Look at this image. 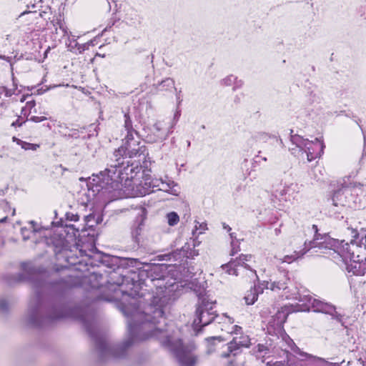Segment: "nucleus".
<instances>
[{"mask_svg":"<svg viewBox=\"0 0 366 366\" xmlns=\"http://www.w3.org/2000/svg\"><path fill=\"white\" fill-rule=\"evenodd\" d=\"M124 282V280L123 278L121 282L107 281V286L106 287L112 293L104 297V299L107 301H119L122 300L126 296H130V294L123 289Z\"/></svg>","mask_w":366,"mask_h":366,"instance_id":"obj_15","label":"nucleus"},{"mask_svg":"<svg viewBox=\"0 0 366 366\" xmlns=\"http://www.w3.org/2000/svg\"><path fill=\"white\" fill-rule=\"evenodd\" d=\"M29 224V227H24L21 229V233L24 240L30 239L32 235H34L38 232L35 222L31 221Z\"/></svg>","mask_w":366,"mask_h":366,"instance_id":"obj_27","label":"nucleus"},{"mask_svg":"<svg viewBox=\"0 0 366 366\" xmlns=\"http://www.w3.org/2000/svg\"><path fill=\"white\" fill-rule=\"evenodd\" d=\"M270 366H285V365L282 362H275L274 364H273L272 365H270Z\"/></svg>","mask_w":366,"mask_h":366,"instance_id":"obj_64","label":"nucleus"},{"mask_svg":"<svg viewBox=\"0 0 366 366\" xmlns=\"http://www.w3.org/2000/svg\"><path fill=\"white\" fill-rule=\"evenodd\" d=\"M0 309L4 310V311L7 310L8 305H7V302L5 300H1L0 302Z\"/></svg>","mask_w":366,"mask_h":366,"instance_id":"obj_50","label":"nucleus"},{"mask_svg":"<svg viewBox=\"0 0 366 366\" xmlns=\"http://www.w3.org/2000/svg\"><path fill=\"white\" fill-rule=\"evenodd\" d=\"M13 140H14V142H16L17 143V144L20 145L21 147H22V144H21V142H23L22 140H21L16 137H13Z\"/></svg>","mask_w":366,"mask_h":366,"instance_id":"obj_61","label":"nucleus"},{"mask_svg":"<svg viewBox=\"0 0 366 366\" xmlns=\"http://www.w3.org/2000/svg\"><path fill=\"white\" fill-rule=\"evenodd\" d=\"M355 258L358 261L357 275H365L366 274V253H356Z\"/></svg>","mask_w":366,"mask_h":366,"instance_id":"obj_29","label":"nucleus"},{"mask_svg":"<svg viewBox=\"0 0 366 366\" xmlns=\"http://www.w3.org/2000/svg\"><path fill=\"white\" fill-rule=\"evenodd\" d=\"M147 209L142 207L132 227V238L137 248L145 250L152 249L153 241L144 232V220L147 217Z\"/></svg>","mask_w":366,"mask_h":366,"instance_id":"obj_8","label":"nucleus"},{"mask_svg":"<svg viewBox=\"0 0 366 366\" xmlns=\"http://www.w3.org/2000/svg\"><path fill=\"white\" fill-rule=\"evenodd\" d=\"M146 147L140 141L139 133L135 134H126L122 139V144L116 149L113 156L114 158L125 157L133 158L143 155L145 157Z\"/></svg>","mask_w":366,"mask_h":366,"instance_id":"obj_7","label":"nucleus"},{"mask_svg":"<svg viewBox=\"0 0 366 366\" xmlns=\"http://www.w3.org/2000/svg\"><path fill=\"white\" fill-rule=\"evenodd\" d=\"M261 292H262V290L260 287L254 285L244 297L246 304L248 305H253L257 301L258 295Z\"/></svg>","mask_w":366,"mask_h":366,"instance_id":"obj_25","label":"nucleus"},{"mask_svg":"<svg viewBox=\"0 0 366 366\" xmlns=\"http://www.w3.org/2000/svg\"><path fill=\"white\" fill-rule=\"evenodd\" d=\"M227 345L228 352L222 353L221 355L222 357H227L230 354L235 356L239 352L241 347H249L250 345V338L248 335L240 334L239 336L236 335L234 337Z\"/></svg>","mask_w":366,"mask_h":366,"instance_id":"obj_13","label":"nucleus"},{"mask_svg":"<svg viewBox=\"0 0 366 366\" xmlns=\"http://www.w3.org/2000/svg\"><path fill=\"white\" fill-rule=\"evenodd\" d=\"M180 116H181V110L179 109V107L177 106V110L174 114V118H173L174 122L172 126L174 127L176 124V123L179 120Z\"/></svg>","mask_w":366,"mask_h":366,"instance_id":"obj_45","label":"nucleus"},{"mask_svg":"<svg viewBox=\"0 0 366 366\" xmlns=\"http://www.w3.org/2000/svg\"><path fill=\"white\" fill-rule=\"evenodd\" d=\"M0 59L6 60L8 62H10L11 61V57L10 56H6L4 55H0Z\"/></svg>","mask_w":366,"mask_h":366,"instance_id":"obj_56","label":"nucleus"},{"mask_svg":"<svg viewBox=\"0 0 366 366\" xmlns=\"http://www.w3.org/2000/svg\"><path fill=\"white\" fill-rule=\"evenodd\" d=\"M53 244L54 247V252L56 254L61 252L67 246L64 238H59L56 242L53 241Z\"/></svg>","mask_w":366,"mask_h":366,"instance_id":"obj_36","label":"nucleus"},{"mask_svg":"<svg viewBox=\"0 0 366 366\" xmlns=\"http://www.w3.org/2000/svg\"><path fill=\"white\" fill-rule=\"evenodd\" d=\"M156 89L159 91L167 90L169 88H174V81L172 78H166L161 82L154 84Z\"/></svg>","mask_w":366,"mask_h":366,"instance_id":"obj_33","label":"nucleus"},{"mask_svg":"<svg viewBox=\"0 0 366 366\" xmlns=\"http://www.w3.org/2000/svg\"><path fill=\"white\" fill-rule=\"evenodd\" d=\"M176 97H177V106L179 107V105L181 104V103L182 102L181 90H179L178 92H177Z\"/></svg>","mask_w":366,"mask_h":366,"instance_id":"obj_49","label":"nucleus"},{"mask_svg":"<svg viewBox=\"0 0 366 366\" xmlns=\"http://www.w3.org/2000/svg\"><path fill=\"white\" fill-rule=\"evenodd\" d=\"M14 94V92H12L11 89L6 91V97H11Z\"/></svg>","mask_w":366,"mask_h":366,"instance_id":"obj_63","label":"nucleus"},{"mask_svg":"<svg viewBox=\"0 0 366 366\" xmlns=\"http://www.w3.org/2000/svg\"><path fill=\"white\" fill-rule=\"evenodd\" d=\"M21 144H22V149L24 150H32L35 151L38 148H39V144H31L26 142H21Z\"/></svg>","mask_w":366,"mask_h":366,"instance_id":"obj_40","label":"nucleus"},{"mask_svg":"<svg viewBox=\"0 0 366 366\" xmlns=\"http://www.w3.org/2000/svg\"><path fill=\"white\" fill-rule=\"evenodd\" d=\"M351 194L350 186L342 187L333 194L331 199L327 200V207L333 213L340 212L339 209L347 207V198Z\"/></svg>","mask_w":366,"mask_h":366,"instance_id":"obj_10","label":"nucleus"},{"mask_svg":"<svg viewBox=\"0 0 366 366\" xmlns=\"http://www.w3.org/2000/svg\"><path fill=\"white\" fill-rule=\"evenodd\" d=\"M296 185L291 184L288 186L281 187L280 189H277L273 191L272 193V202L275 204L276 200L281 202H287L290 200V197L292 195L291 192H294Z\"/></svg>","mask_w":366,"mask_h":366,"instance_id":"obj_17","label":"nucleus"},{"mask_svg":"<svg viewBox=\"0 0 366 366\" xmlns=\"http://www.w3.org/2000/svg\"><path fill=\"white\" fill-rule=\"evenodd\" d=\"M278 270L280 275L282 276V279L267 283L269 285L267 288H269L272 291L280 290H286L288 289V283L291 282L290 277H288V272H287L285 269H281L280 268H279Z\"/></svg>","mask_w":366,"mask_h":366,"instance_id":"obj_19","label":"nucleus"},{"mask_svg":"<svg viewBox=\"0 0 366 366\" xmlns=\"http://www.w3.org/2000/svg\"><path fill=\"white\" fill-rule=\"evenodd\" d=\"M197 297L198 303L196 310V317L193 322V328L197 332H199L202 327L212 322L217 315L216 311L213 310L216 301L210 300L205 292H199Z\"/></svg>","mask_w":366,"mask_h":366,"instance_id":"obj_6","label":"nucleus"},{"mask_svg":"<svg viewBox=\"0 0 366 366\" xmlns=\"http://www.w3.org/2000/svg\"><path fill=\"white\" fill-rule=\"evenodd\" d=\"M218 340L219 342L222 341V339L221 337H211L208 339V341L211 343H213V342Z\"/></svg>","mask_w":366,"mask_h":366,"instance_id":"obj_52","label":"nucleus"},{"mask_svg":"<svg viewBox=\"0 0 366 366\" xmlns=\"http://www.w3.org/2000/svg\"><path fill=\"white\" fill-rule=\"evenodd\" d=\"M259 156L257 155L254 159H253L252 165L254 167L255 164L259 162Z\"/></svg>","mask_w":366,"mask_h":366,"instance_id":"obj_59","label":"nucleus"},{"mask_svg":"<svg viewBox=\"0 0 366 366\" xmlns=\"http://www.w3.org/2000/svg\"><path fill=\"white\" fill-rule=\"evenodd\" d=\"M315 232L314 239L310 243L311 247H319L320 249H330L337 252L345 261L347 270L355 275L358 272V261L355 258L356 253H365L362 248V243L358 242L357 239L359 234L356 230L352 231L353 237L350 243L345 241L340 242L338 239L331 238L329 235L320 234L318 233L317 226L312 225Z\"/></svg>","mask_w":366,"mask_h":366,"instance_id":"obj_4","label":"nucleus"},{"mask_svg":"<svg viewBox=\"0 0 366 366\" xmlns=\"http://www.w3.org/2000/svg\"><path fill=\"white\" fill-rule=\"evenodd\" d=\"M21 269L23 272L17 274L16 281H30L36 292L34 299L30 303L28 316V322L32 327H46L70 315V310L64 303L63 297L46 292L51 287L50 285L39 279L37 270L31 263H22Z\"/></svg>","mask_w":366,"mask_h":366,"instance_id":"obj_2","label":"nucleus"},{"mask_svg":"<svg viewBox=\"0 0 366 366\" xmlns=\"http://www.w3.org/2000/svg\"><path fill=\"white\" fill-rule=\"evenodd\" d=\"M133 184L136 186V189L134 191L133 194L142 197L153 192L154 187H159V190L169 191L177 186L174 181L168 180L167 182H164L162 179L152 180L149 183L145 182L143 184L139 183L138 184L134 182Z\"/></svg>","mask_w":366,"mask_h":366,"instance_id":"obj_9","label":"nucleus"},{"mask_svg":"<svg viewBox=\"0 0 366 366\" xmlns=\"http://www.w3.org/2000/svg\"><path fill=\"white\" fill-rule=\"evenodd\" d=\"M115 24V21H110L108 25L105 27V29L103 30V32H105L107 31H109L112 26H114Z\"/></svg>","mask_w":366,"mask_h":366,"instance_id":"obj_53","label":"nucleus"},{"mask_svg":"<svg viewBox=\"0 0 366 366\" xmlns=\"http://www.w3.org/2000/svg\"><path fill=\"white\" fill-rule=\"evenodd\" d=\"M252 258L251 254H240L239 257L236 259H232L228 263L222 264V268L226 271V272L229 274H232L237 276L238 272L237 267L238 266H242L252 272V274L255 278V280H258V276L255 270L252 269L249 264L246 263V262L249 261Z\"/></svg>","mask_w":366,"mask_h":366,"instance_id":"obj_11","label":"nucleus"},{"mask_svg":"<svg viewBox=\"0 0 366 366\" xmlns=\"http://www.w3.org/2000/svg\"><path fill=\"white\" fill-rule=\"evenodd\" d=\"M48 29H51L49 25H51L55 29L56 34H58V31L61 32V37H64L66 36H69L71 32H69L67 26L64 22L63 16L61 14L53 17V19L46 24Z\"/></svg>","mask_w":366,"mask_h":366,"instance_id":"obj_18","label":"nucleus"},{"mask_svg":"<svg viewBox=\"0 0 366 366\" xmlns=\"http://www.w3.org/2000/svg\"><path fill=\"white\" fill-rule=\"evenodd\" d=\"M292 312V309L289 306H284L282 307L280 310H277V312L275 313L274 315L272 317L275 318L276 320H277V325H280L281 324H283L285 322L287 317L288 315Z\"/></svg>","mask_w":366,"mask_h":366,"instance_id":"obj_22","label":"nucleus"},{"mask_svg":"<svg viewBox=\"0 0 366 366\" xmlns=\"http://www.w3.org/2000/svg\"><path fill=\"white\" fill-rule=\"evenodd\" d=\"M236 80V76L233 75H229L223 79L221 81V84L224 86H231L233 84L234 81Z\"/></svg>","mask_w":366,"mask_h":366,"instance_id":"obj_41","label":"nucleus"},{"mask_svg":"<svg viewBox=\"0 0 366 366\" xmlns=\"http://www.w3.org/2000/svg\"><path fill=\"white\" fill-rule=\"evenodd\" d=\"M178 254L182 255L185 258H193L194 256L198 255V252L192 247L188 243H186L179 250Z\"/></svg>","mask_w":366,"mask_h":366,"instance_id":"obj_30","label":"nucleus"},{"mask_svg":"<svg viewBox=\"0 0 366 366\" xmlns=\"http://www.w3.org/2000/svg\"><path fill=\"white\" fill-rule=\"evenodd\" d=\"M233 85V90H236L242 86L243 81L241 79H238L237 77H236V80L234 81Z\"/></svg>","mask_w":366,"mask_h":366,"instance_id":"obj_46","label":"nucleus"},{"mask_svg":"<svg viewBox=\"0 0 366 366\" xmlns=\"http://www.w3.org/2000/svg\"><path fill=\"white\" fill-rule=\"evenodd\" d=\"M242 331V327L237 325L234 326V331H232V333H235L237 335H238L239 332ZM241 334V332H239Z\"/></svg>","mask_w":366,"mask_h":366,"instance_id":"obj_54","label":"nucleus"},{"mask_svg":"<svg viewBox=\"0 0 366 366\" xmlns=\"http://www.w3.org/2000/svg\"><path fill=\"white\" fill-rule=\"evenodd\" d=\"M94 218H95V216L92 214H90L85 217V220L86 222V224H89V227L94 226L93 224H89V223H91L92 221H94L96 224L98 223L97 221H95Z\"/></svg>","mask_w":366,"mask_h":366,"instance_id":"obj_43","label":"nucleus"},{"mask_svg":"<svg viewBox=\"0 0 366 366\" xmlns=\"http://www.w3.org/2000/svg\"><path fill=\"white\" fill-rule=\"evenodd\" d=\"M66 227L67 229H72L73 231H76V232H78V231H79V229H75V228H74V224H66Z\"/></svg>","mask_w":366,"mask_h":366,"instance_id":"obj_57","label":"nucleus"},{"mask_svg":"<svg viewBox=\"0 0 366 366\" xmlns=\"http://www.w3.org/2000/svg\"><path fill=\"white\" fill-rule=\"evenodd\" d=\"M239 239H232L231 241V251H230V255L234 256L237 252L240 251V246H239Z\"/></svg>","mask_w":366,"mask_h":366,"instance_id":"obj_39","label":"nucleus"},{"mask_svg":"<svg viewBox=\"0 0 366 366\" xmlns=\"http://www.w3.org/2000/svg\"><path fill=\"white\" fill-rule=\"evenodd\" d=\"M22 124H23V122H20L19 119H18L11 124V126L12 127H21L22 125Z\"/></svg>","mask_w":366,"mask_h":366,"instance_id":"obj_55","label":"nucleus"},{"mask_svg":"<svg viewBox=\"0 0 366 366\" xmlns=\"http://www.w3.org/2000/svg\"><path fill=\"white\" fill-rule=\"evenodd\" d=\"M112 159V162L107 164V167L99 173V187L102 193L109 194L112 199L120 197V190L122 182H134L135 178L142 172V168L139 163L129 162L124 166V159L120 157Z\"/></svg>","mask_w":366,"mask_h":366,"instance_id":"obj_3","label":"nucleus"},{"mask_svg":"<svg viewBox=\"0 0 366 366\" xmlns=\"http://www.w3.org/2000/svg\"><path fill=\"white\" fill-rule=\"evenodd\" d=\"M98 126L95 125L94 124H92L89 126V132H90L89 134V137L97 136L98 134Z\"/></svg>","mask_w":366,"mask_h":366,"instance_id":"obj_42","label":"nucleus"},{"mask_svg":"<svg viewBox=\"0 0 366 366\" xmlns=\"http://www.w3.org/2000/svg\"><path fill=\"white\" fill-rule=\"evenodd\" d=\"M284 325H277V320L272 316L267 325V332L271 335H279L284 332Z\"/></svg>","mask_w":366,"mask_h":366,"instance_id":"obj_21","label":"nucleus"},{"mask_svg":"<svg viewBox=\"0 0 366 366\" xmlns=\"http://www.w3.org/2000/svg\"><path fill=\"white\" fill-rule=\"evenodd\" d=\"M292 132H293V131L291 130V135H290L291 142L293 144H295L297 147H298L300 149V151L304 152L309 139H304L302 136L298 135V134H292Z\"/></svg>","mask_w":366,"mask_h":366,"instance_id":"obj_28","label":"nucleus"},{"mask_svg":"<svg viewBox=\"0 0 366 366\" xmlns=\"http://www.w3.org/2000/svg\"><path fill=\"white\" fill-rule=\"evenodd\" d=\"M176 253L177 252L169 253L168 254H166L165 256L168 257L169 259H170L172 258V257H174V259H176Z\"/></svg>","mask_w":366,"mask_h":366,"instance_id":"obj_62","label":"nucleus"},{"mask_svg":"<svg viewBox=\"0 0 366 366\" xmlns=\"http://www.w3.org/2000/svg\"><path fill=\"white\" fill-rule=\"evenodd\" d=\"M324 148L323 142L315 138L314 141L308 140L304 152L307 154V160L311 162L322 155Z\"/></svg>","mask_w":366,"mask_h":366,"instance_id":"obj_16","label":"nucleus"},{"mask_svg":"<svg viewBox=\"0 0 366 366\" xmlns=\"http://www.w3.org/2000/svg\"><path fill=\"white\" fill-rule=\"evenodd\" d=\"M13 140H14V142H16L17 143V144L20 145L21 147H22V144H21V142H23L22 140H21L16 137H13Z\"/></svg>","mask_w":366,"mask_h":366,"instance_id":"obj_60","label":"nucleus"},{"mask_svg":"<svg viewBox=\"0 0 366 366\" xmlns=\"http://www.w3.org/2000/svg\"><path fill=\"white\" fill-rule=\"evenodd\" d=\"M222 227L224 229H226L227 232H230L232 228L228 225L226 223H223L222 224Z\"/></svg>","mask_w":366,"mask_h":366,"instance_id":"obj_58","label":"nucleus"},{"mask_svg":"<svg viewBox=\"0 0 366 366\" xmlns=\"http://www.w3.org/2000/svg\"><path fill=\"white\" fill-rule=\"evenodd\" d=\"M252 352L253 355L259 358L260 357H264L266 354H267L269 349L267 346L262 344H258L257 346L253 347Z\"/></svg>","mask_w":366,"mask_h":366,"instance_id":"obj_35","label":"nucleus"},{"mask_svg":"<svg viewBox=\"0 0 366 366\" xmlns=\"http://www.w3.org/2000/svg\"><path fill=\"white\" fill-rule=\"evenodd\" d=\"M312 241H310L308 243L307 242H305V248H304V252H295L293 254H291V255H286L284 257L283 259H282V262H287V263H291L293 261L296 260L297 259L300 258V257H302V255H304V254H305L307 251H309L310 249L312 248H315L316 247H311L310 246V243H311Z\"/></svg>","mask_w":366,"mask_h":366,"instance_id":"obj_23","label":"nucleus"},{"mask_svg":"<svg viewBox=\"0 0 366 366\" xmlns=\"http://www.w3.org/2000/svg\"><path fill=\"white\" fill-rule=\"evenodd\" d=\"M22 1L26 4V9L19 15V18L24 16L25 14L36 12V9L40 10L39 7H42V6H39V4L32 3L30 0H22Z\"/></svg>","mask_w":366,"mask_h":366,"instance_id":"obj_31","label":"nucleus"},{"mask_svg":"<svg viewBox=\"0 0 366 366\" xmlns=\"http://www.w3.org/2000/svg\"><path fill=\"white\" fill-rule=\"evenodd\" d=\"M40 12H39V16H41V18L44 19H46L47 18L48 19H50V17H49V12L46 11H41V9L39 10Z\"/></svg>","mask_w":366,"mask_h":366,"instance_id":"obj_51","label":"nucleus"},{"mask_svg":"<svg viewBox=\"0 0 366 366\" xmlns=\"http://www.w3.org/2000/svg\"><path fill=\"white\" fill-rule=\"evenodd\" d=\"M139 282V284L145 285L146 286H150V269L149 266L147 268L140 269L138 271V279L137 280Z\"/></svg>","mask_w":366,"mask_h":366,"instance_id":"obj_26","label":"nucleus"},{"mask_svg":"<svg viewBox=\"0 0 366 366\" xmlns=\"http://www.w3.org/2000/svg\"><path fill=\"white\" fill-rule=\"evenodd\" d=\"M287 298L297 300L299 302L302 303V305L305 306L307 310L312 309L315 312L330 315L332 316V319L343 324L342 316L336 311L335 306L314 298L310 294V292L306 290H303L302 291L298 290L296 292L287 295Z\"/></svg>","mask_w":366,"mask_h":366,"instance_id":"obj_5","label":"nucleus"},{"mask_svg":"<svg viewBox=\"0 0 366 366\" xmlns=\"http://www.w3.org/2000/svg\"><path fill=\"white\" fill-rule=\"evenodd\" d=\"M307 98H308V102H310V104H312L315 103L319 104L321 102V97H320V94L315 91L309 92Z\"/></svg>","mask_w":366,"mask_h":366,"instance_id":"obj_38","label":"nucleus"},{"mask_svg":"<svg viewBox=\"0 0 366 366\" xmlns=\"http://www.w3.org/2000/svg\"><path fill=\"white\" fill-rule=\"evenodd\" d=\"M46 119V117H43V116H41V117L32 116L30 117V119H27V120H29V121H31V122H34L36 123L41 122Z\"/></svg>","mask_w":366,"mask_h":366,"instance_id":"obj_44","label":"nucleus"},{"mask_svg":"<svg viewBox=\"0 0 366 366\" xmlns=\"http://www.w3.org/2000/svg\"><path fill=\"white\" fill-rule=\"evenodd\" d=\"M66 219H68V220L74 221V222H76L79 220L78 214H74L72 213H66Z\"/></svg>","mask_w":366,"mask_h":366,"instance_id":"obj_47","label":"nucleus"},{"mask_svg":"<svg viewBox=\"0 0 366 366\" xmlns=\"http://www.w3.org/2000/svg\"><path fill=\"white\" fill-rule=\"evenodd\" d=\"M124 113V129L127 132V134H135L137 135L138 132L134 128L132 121V114L129 110L123 111Z\"/></svg>","mask_w":366,"mask_h":366,"instance_id":"obj_20","label":"nucleus"},{"mask_svg":"<svg viewBox=\"0 0 366 366\" xmlns=\"http://www.w3.org/2000/svg\"><path fill=\"white\" fill-rule=\"evenodd\" d=\"M167 219L169 226H174L179 221V215L174 212H171L168 213L167 214Z\"/></svg>","mask_w":366,"mask_h":366,"instance_id":"obj_37","label":"nucleus"},{"mask_svg":"<svg viewBox=\"0 0 366 366\" xmlns=\"http://www.w3.org/2000/svg\"><path fill=\"white\" fill-rule=\"evenodd\" d=\"M357 190V189L356 187H350L351 194H350L347 198V202L349 203L347 204V207L356 209L358 207L360 202V199L358 197Z\"/></svg>","mask_w":366,"mask_h":366,"instance_id":"obj_24","label":"nucleus"},{"mask_svg":"<svg viewBox=\"0 0 366 366\" xmlns=\"http://www.w3.org/2000/svg\"><path fill=\"white\" fill-rule=\"evenodd\" d=\"M127 24L132 26H137L142 23V17L136 12L127 14L126 16Z\"/></svg>","mask_w":366,"mask_h":366,"instance_id":"obj_32","label":"nucleus"},{"mask_svg":"<svg viewBox=\"0 0 366 366\" xmlns=\"http://www.w3.org/2000/svg\"><path fill=\"white\" fill-rule=\"evenodd\" d=\"M167 268L168 267L165 264L149 266L150 282L153 283L157 281L158 284L155 285L160 289H167L168 287L172 286L173 283L168 284V282H164L166 278L168 277Z\"/></svg>","mask_w":366,"mask_h":366,"instance_id":"obj_12","label":"nucleus"},{"mask_svg":"<svg viewBox=\"0 0 366 366\" xmlns=\"http://www.w3.org/2000/svg\"><path fill=\"white\" fill-rule=\"evenodd\" d=\"M102 278V275L96 272L92 273L89 277V282L91 284L92 289H101L102 285L99 282V280Z\"/></svg>","mask_w":366,"mask_h":366,"instance_id":"obj_34","label":"nucleus"},{"mask_svg":"<svg viewBox=\"0 0 366 366\" xmlns=\"http://www.w3.org/2000/svg\"><path fill=\"white\" fill-rule=\"evenodd\" d=\"M90 44L93 45L92 41H89V42H88L86 44H84L82 45H79V48H78L79 52L81 53L82 51L88 49L89 46H90Z\"/></svg>","mask_w":366,"mask_h":366,"instance_id":"obj_48","label":"nucleus"},{"mask_svg":"<svg viewBox=\"0 0 366 366\" xmlns=\"http://www.w3.org/2000/svg\"><path fill=\"white\" fill-rule=\"evenodd\" d=\"M132 300L131 307L124 306L122 308V312L127 317L129 336L121 344L111 346L106 337L96 329L93 319H81L84 327L95 343L101 360L104 361L110 357L124 358L132 345L154 337L175 355L182 366H193L197 358L191 350L183 345L182 340L173 342L172 340V335L164 317L162 300L154 297L151 304L144 307L137 305L135 299L132 298Z\"/></svg>","mask_w":366,"mask_h":366,"instance_id":"obj_1","label":"nucleus"},{"mask_svg":"<svg viewBox=\"0 0 366 366\" xmlns=\"http://www.w3.org/2000/svg\"><path fill=\"white\" fill-rule=\"evenodd\" d=\"M173 132V126L167 130L163 127L162 123L157 122L154 124L151 133L146 136V140L149 143H155L165 140Z\"/></svg>","mask_w":366,"mask_h":366,"instance_id":"obj_14","label":"nucleus"}]
</instances>
